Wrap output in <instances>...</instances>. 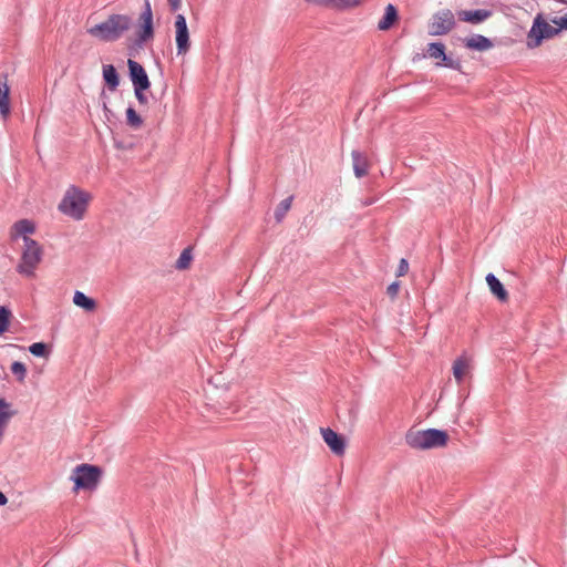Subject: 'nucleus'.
<instances>
[{"instance_id":"nucleus-11","label":"nucleus","mask_w":567,"mask_h":567,"mask_svg":"<svg viewBox=\"0 0 567 567\" xmlns=\"http://www.w3.org/2000/svg\"><path fill=\"white\" fill-rule=\"evenodd\" d=\"M320 431L324 443L329 446L331 452L338 456L343 455L346 452L344 436L330 427H321Z\"/></svg>"},{"instance_id":"nucleus-34","label":"nucleus","mask_w":567,"mask_h":567,"mask_svg":"<svg viewBox=\"0 0 567 567\" xmlns=\"http://www.w3.org/2000/svg\"><path fill=\"white\" fill-rule=\"evenodd\" d=\"M399 289H400V282L399 281H394L392 282L391 285L388 286L386 288V293L390 298H395L398 292H399Z\"/></svg>"},{"instance_id":"nucleus-35","label":"nucleus","mask_w":567,"mask_h":567,"mask_svg":"<svg viewBox=\"0 0 567 567\" xmlns=\"http://www.w3.org/2000/svg\"><path fill=\"white\" fill-rule=\"evenodd\" d=\"M181 1L182 0H167L169 9H171L172 12H176L177 10L181 9V6H182Z\"/></svg>"},{"instance_id":"nucleus-12","label":"nucleus","mask_w":567,"mask_h":567,"mask_svg":"<svg viewBox=\"0 0 567 567\" xmlns=\"http://www.w3.org/2000/svg\"><path fill=\"white\" fill-rule=\"evenodd\" d=\"M3 81L0 80V115L7 120L11 113L10 105V87L8 85V75L1 74Z\"/></svg>"},{"instance_id":"nucleus-13","label":"nucleus","mask_w":567,"mask_h":567,"mask_svg":"<svg viewBox=\"0 0 567 567\" xmlns=\"http://www.w3.org/2000/svg\"><path fill=\"white\" fill-rule=\"evenodd\" d=\"M492 16L491 10L486 9H476V10H464L458 12V18L462 21L478 24Z\"/></svg>"},{"instance_id":"nucleus-21","label":"nucleus","mask_w":567,"mask_h":567,"mask_svg":"<svg viewBox=\"0 0 567 567\" xmlns=\"http://www.w3.org/2000/svg\"><path fill=\"white\" fill-rule=\"evenodd\" d=\"M11 404L4 399H0V429L16 415V411L10 410Z\"/></svg>"},{"instance_id":"nucleus-30","label":"nucleus","mask_w":567,"mask_h":567,"mask_svg":"<svg viewBox=\"0 0 567 567\" xmlns=\"http://www.w3.org/2000/svg\"><path fill=\"white\" fill-rule=\"evenodd\" d=\"M363 0H334L337 8H353L362 3Z\"/></svg>"},{"instance_id":"nucleus-6","label":"nucleus","mask_w":567,"mask_h":567,"mask_svg":"<svg viewBox=\"0 0 567 567\" xmlns=\"http://www.w3.org/2000/svg\"><path fill=\"white\" fill-rule=\"evenodd\" d=\"M559 33L560 29L550 25L544 13L539 12L534 18L533 25L527 33L526 45L528 49L538 48L544 40L553 39Z\"/></svg>"},{"instance_id":"nucleus-20","label":"nucleus","mask_w":567,"mask_h":567,"mask_svg":"<svg viewBox=\"0 0 567 567\" xmlns=\"http://www.w3.org/2000/svg\"><path fill=\"white\" fill-rule=\"evenodd\" d=\"M192 260H193V247L188 246L179 255L178 259L176 260L175 267L178 270H185L189 267Z\"/></svg>"},{"instance_id":"nucleus-8","label":"nucleus","mask_w":567,"mask_h":567,"mask_svg":"<svg viewBox=\"0 0 567 567\" xmlns=\"http://www.w3.org/2000/svg\"><path fill=\"white\" fill-rule=\"evenodd\" d=\"M455 24L453 12L450 9H443L433 14L432 22L429 24V33L444 35L454 29Z\"/></svg>"},{"instance_id":"nucleus-32","label":"nucleus","mask_w":567,"mask_h":567,"mask_svg":"<svg viewBox=\"0 0 567 567\" xmlns=\"http://www.w3.org/2000/svg\"><path fill=\"white\" fill-rule=\"evenodd\" d=\"M550 21L554 24H556L558 27V29H560V32L564 30H567V14L559 17V18L555 17Z\"/></svg>"},{"instance_id":"nucleus-9","label":"nucleus","mask_w":567,"mask_h":567,"mask_svg":"<svg viewBox=\"0 0 567 567\" xmlns=\"http://www.w3.org/2000/svg\"><path fill=\"white\" fill-rule=\"evenodd\" d=\"M175 41L177 54H186L190 48L189 31L186 18L183 14L175 17Z\"/></svg>"},{"instance_id":"nucleus-5","label":"nucleus","mask_w":567,"mask_h":567,"mask_svg":"<svg viewBox=\"0 0 567 567\" xmlns=\"http://www.w3.org/2000/svg\"><path fill=\"white\" fill-rule=\"evenodd\" d=\"M103 471L100 466L82 463L74 467L71 480L74 482V489L93 491L97 487Z\"/></svg>"},{"instance_id":"nucleus-25","label":"nucleus","mask_w":567,"mask_h":567,"mask_svg":"<svg viewBox=\"0 0 567 567\" xmlns=\"http://www.w3.org/2000/svg\"><path fill=\"white\" fill-rule=\"evenodd\" d=\"M126 123L132 128H138L143 124L141 115L135 111L133 106L126 109Z\"/></svg>"},{"instance_id":"nucleus-15","label":"nucleus","mask_w":567,"mask_h":567,"mask_svg":"<svg viewBox=\"0 0 567 567\" xmlns=\"http://www.w3.org/2000/svg\"><path fill=\"white\" fill-rule=\"evenodd\" d=\"M354 175L361 178L368 174L369 162L367 156L358 150L351 153Z\"/></svg>"},{"instance_id":"nucleus-29","label":"nucleus","mask_w":567,"mask_h":567,"mask_svg":"<svg viewBox=\"0 0 567 567\" xmlns=\"http://www.w3.org/2000/svg\"><path fill=\"white\" fill-rule=\"evenodd\" d=\"M11 372L17 377L18 381L22 382L27 375V368L24 363L20 361H14L11 364Z\"/></svg>"},{"instance_id":"nucleus-16","label":"nucleus","mask_w":567,"mask_h":567,"mask_svg":"<svg viewBox=\"0 0 567 567\" xmlns=\"http://www.w3.org/2000/svg\"><path fill=\"white\" fill-rule=\"evenodd\" d=\"M399 19V12L395 6L389 3L385 7L384 14L378 23V29L381 31L390 30Z\"/></svg>"},{"instance_id":"nucleus-31","label":"nucleus","mask_w":567,"mask_h":567,"mask_svg":"<svg viewBox=\"0 0 567 567\" xmlns=\"http://www.w3.org/2000/svg\"><path fill=\"white\" fill-rule=\"evenodd\" d=\"M148 89L150 87L134 89L135 97L142 105H145L148 102L147 96L145 94V91H147Z\"/></svg>"},{"instance_id":"nucleus-27","label":"nucleus","mask_w":567,"mask_h":567,"mask_svg":"<svg viewBox=\"0 0 567 567\" xmlns=\"http://www.w3.org/2000/svg\"><path fill=\"white\" fill-rule=\"evenodd\" d=\"M466 368H467V363H466V361L464 359L458 358V359H456L454 361V363H453V374H454V378L456 379L457 382H462L463 381Z\"/></svg>"},{"instance_id":"nucleus-22","label":"nucleus","mask_w":567,"mask_h":567,"mask_svg":"<svg viewBox=\"0 0 567 567\" xmlns=\"http://www.w3.org/2000/svg\"><path fill=\"white\" fill-rule=\"evenodd\" d=\"M29 351L34 357L48 358L51 353L50 346L45 342H34L29 347Z\"/></svg>"},{"instance_id":"nucleus-36","label":"nucleus","mask_w":567,"mask_h":567,"mask_svg":"<svg viewBox=\"0 0 567 567\" xmlns=\"http://www.w3.org/2000/svg\"><path fill=\"white\" fill-rule=\"evenodd\" d=\"M8 503L7 496L0 491V506H3Z\"/></svg>"},{"instance_id":"nucleus-14","label":"nucleus","mask_w":567,"mask_h":567,"mask_svg":"<svg viewBox=\"0 0 567 567\" xmlns=\"http://www.w3.org/2000/svg\"><path fill=\"white\" fill-rule=\"evenodd\" d=\"M486 282L491 292L501 301L506 302L508 300V292L505 289L501 280L492 272L486 276Z\"/></svg>"},{"instance_id":"nucleus-10","label":"nucleus","mask_w":567,"mask_h":567,"mask_svg":"<svg viewBox=\"0 0 567 567\" xmlns=\"http://www.w3.org/2000/svg\"><path fill=\"white\" fill-rule=\"evenodd\" d=\"M128 76L134 89L151 87V81L144 66L135 60H127Z\"/></svg>"},{"instance_id":"nucleus-28","label":"nucleus","mask_w":567,"mask_h":567,"mask_svg":"<svg viewBox=\"0 0 567 567\" xmlns=\"http://www.w3.org/2000/svg\"><path fill=\"white\" fill-rule=\"evenodd\" d=\"M441 62L437 63L439 66L449 68L452 70L461 71L462 63L460 60H453L450 55L444 52V56L440 58Z\"/></svg>"},{"instance_id":"nucleus-39","label":"nucleus","mask_w":567,"mask_h":567,"mask_svg":"<svg viewBox=\"0 0 567 567\" xmlns=\"http://www.w3.org/2000/svg\"><path fill=\"white\" fill-rule=\"evenodd\" d=\"M561 3L567 6V0H565V1H564V2H561Z\"/></svg>"},{"instance_id":"nucleus-37","label":"nucleus","mask_w":567,"mask_h":567,"mask_svg":"<svg viewBox=\"0 0 567 567\" xmlns=\"http://www.w3.org/2000/svg\"><path fill=\"white\" fill-rule=\"evenodd\" d=\"M374 203V199L373 198H367L362 202V205L363 206H369V205H372Z\"/></svg>"},{"instance_id":"nucleus-33","label":"nucleus","mask_w":567,"mask_h":567,"mask_svg":"<svg viewBox=\"0 0 567 567\" xmlns=\"http://www.w3.org/2000/svg\"><path fill=\"white\" fill-rule=\"evenodd\" d=\"M409 270V262L406 259L402 258L399 262L398 269H396V276L401 277L404 276Z\"/></svg>"},{"instance_id":"nucleus-19","label":"nucleus","mask_w":567,"mask_h":567,"mask_svg":"<svg viewBox=\"0 0 567 567\" xmlns=\"http://www.w3.org/2000/svg\"><path fill=\"white\" fill-rule=\"evenodd\" d=\"M73 302L75 306L86 310L93 311L96 308V302L93 298L87 297L85 293L81 291H75L73 296Z\"/></svg>"},{"instance_id":"nucleus-4","label":"nucleus","mask_w":567,"mask_h":567,"mask_svg":"<svg viewBox=\"0 0 567 567\" xmlns=\"http://www.w3.org/2000/svg\"><path fill=\"white\" fill-rule=\"evenodd\" d=\"M89 200V193L72 185L66 189L62 200L60 202L59 210L75 220H81L86 212Z\"/></svg>"},{"instance_id":"nucleus-23","label":"nucleus","mask_w":567,"mask_h":567,"mask_svg":"<svg viewBox=\"0 0 567 567\" xmlns=\"http://www.w3.org/2000/svg\"><path fill=\"white\" fill-rule=\"evenodd\" d=\"M12 312L7 306H0V336L8 331Z\"/></svg>"},{"instance_id":"nucleus-1","label":"nucleus","mask_w":567,"mask_h":567,"mask_svg":"<svg viewBox=\"0 0 567 567\" xmlns=\"http://www.w3.org/2000/svg\"><path fill=\"white\" fill-rule=\"evenodd\" d=\"M34 231V223L29 219H20L16 221L10 231L12 240H16L19 236H23L24 248L22 250L21 261L17 267V271L27 277L34 276V269L41 262L43 256L41 245L28 236Z\"/></svg>"},{"instance_id":"nucleus-3","label":"nucleus","mask_w":567,"mask_h":567,"mask_svg":"<svg viewBox=\"0 0 567 567\" xmlns=\"http://www.w3.org/2000/svg\"><path fill=\"white\" fill-rule=\"evenodd\" d=\"M406 444L415 450H431L443 447L449 442V434L444 430L427 429L421 431L409 430L405 434Z\"/></svg>"},{"instance_id":"nucleus-7","label":"nucleus","mask_w":567,"mask_h":567,"mask_svg":"<svg viewBox=\"0 0 567 567\" xmlns=\"http://www.w3.org/2000/svg\"><path fill=\"white\" fill-rule=\"evenodd\" d=\"M154 33L155 29L151 1L144 0L143 9L137 20V29L135 31V38L133 39V45L136 48H143L145 43L153 40Z\"/></svg>"},{"instance_id":"nucleus-38","label":"nucleus","mask_w":567,"mask_h":567,"mask_svg":"<svg viewBox=\"0 0 567 567\" xmlns=\"http://www.w3.org/2000/svg\"><path fill=\"white\" fill-rule=\"evenodd\" d=\"M104 110H107L106 102L103 103Z\"/></svg>"},{"instance_id":"nucleus-18","label":"nucleus","mask_w":567,"mask_h":567,"mask_svg":"<svg viewBox=\"0 0 567 567\" xmlns=\"http://www.w3.org/2000/svg\"><path fill=\"white\" fill-rule=\"evenodd\" d=\"M103 81L110 91H115L120 85V74L113 64L103 65Z\"/></svg>"},{"instance_id":"nucleus-26","label":"nucleus","mask_w":567,"mask_h":567,"mask_svg":"<svg viewBox=\"0 0 567 567\" xmlns=\"http://www.w3.org/2000/svg\"><path fill=\"white\" fill-rule=\"evenodd\" d=\"M445 45L442 42H431L427 44L426 53L430 58L440 59L444 56Z\"/></svg>"},{"instance_id":"nucleus-24","label":"nucleus","mask_w":567,"mask_h":567,"mask_svg":"<svg viewBox=\"0 0 567 567\" xmlns=\"http://www.w3.org/2000/svg\"><path fill=\"white\" fill-rule=\"evenodd\" d=\"M292 196L282 199L275 209V219L280 223L291 207Z\"/></svg>"},{"instance_id":"nucleus-17","label":"nucleus","mask_w":567,"mask_h":567,"mask_svg":"<svg viewBox=\"0 0 567 567\" xmlns=\"http://www.w3.org/2000/svg\"><path fill=\"white\" fill-rule=\"evenodd\" d=\"M464 44L467 49L475 51H486L493 48L492 40L482 34H474L465 39Z\"/></svg>"},{"instance_id":"nucleus-2","label":"nucleus","mask_w":567,"mask_h":567,"mask_svg":"<svg viewBox=\"0 0 567 567\" xmlns=\"http://www.w3.org/2000/svg\"><path fill=\"white\" fill-rule=\"evenodd\" d=\"M133 25V19L128 14L113 13L101 23L87 29V33L102 41L115 42L120 40Z\"/></svg>"}]
</instances>
